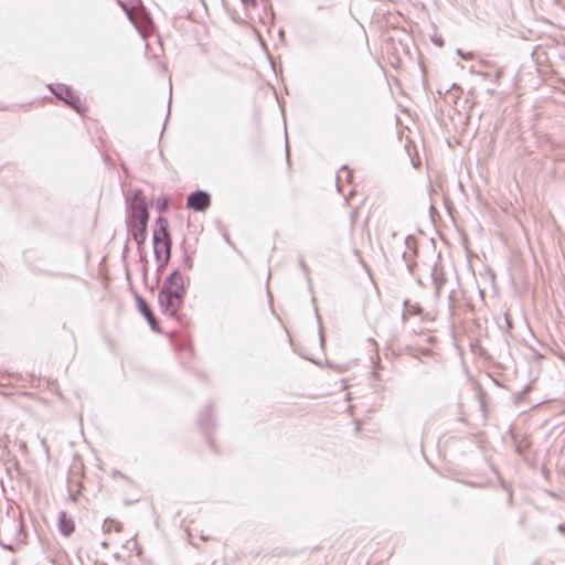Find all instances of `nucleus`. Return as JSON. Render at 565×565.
I'll list each match as a JSON object with an SVG mask.
<instances>
[{
	"label": "nucleus",
	"instance_id": "f257e3e1",
	"mask_svg": "<svg viewBox=\"0 0 565 565\" xmlns=\"http://www.w3.org/2000/svg\"><path fill=\"white\" fill-rule=\"evenodd\" d=\"M0 534L3 540L10 541V543L1 541V545L9 551H14L15 545L23 544L25 540L23 523L21 520L15 518H8L7 520L1 521Z\"/></svg>",
	"mask_w": 565,
	"mask_h": 565
},
{
	"label": "nucleus",
	"instance_id": "f03ea898",
	"mask_svg": "<svg viewBox=\"0 0 565 565\" xmlns=\"http://www.w3.org/2000/svg\"><path fill=\"white\" fill-rule=\"evenodd\" d=\"M169 222L166 217L159 216L156 221V227L153 230V253L156 259L160 260L161 245H164V252H168V257H171L172 241L168 231Z\"/></svg>",
	"mask_w": 565,
	"mask_h": 565
},
{
	"label": "nucleus",
	"instance_id": "7ed1b4c3",
	"mask_svg": "<svg viewBox=\"0 0 565 565\" xmlns=\"http://www.w3.org/2000/svg\"><path fill=\"white\" fill-rule=\"evenodd\" d=\"M148 221L147 202L141 195V191L137 190L128 203L126 224L148 223Z\"/></svg>",
	"mask_w": 565,
	"mask_h": 565
},
{
	"label": "nucleus",
	"instance_id": "20e7f679",
	"mask_svg": "<svg viewBox=\"0 0 565 565\" xmlns=\"http://www.w3.org/2000/svg\"><path fill=\"white\" fill-rule=\"evenodd\" d=\"M183 297L180 294L169 291L168 288H161L158 296L161 312L168 317L175 318L181 308Z\"/></svg>",
	"mask_w": 565,
	"mask_h": 565
},
{
	"label": "nucleus",
	"instance_id": "39448f33",
	"mask_svg": "<svg viewBox=\"0 0 565 565\" xmlns=\"http://www.w3.org/2000/svg\"><path fill=\"white\" fill-rule=\"evenodd\" d=\"M51 92L60 99L64 100L67 105L81 113L83 107L81 99L73 90L64 84L49 85Z\"/></svg>",
	"mask_w": 565,
	"mask_h": 565
},
{
	"label": "nucleus",
	"instance_id": "423d86ee",
	"mask_svg": "<svg viewBox=\"0 0 565 565\" xmlns=\"http://www.w3.org/2000/svg\"><path fill=\"white\" fill-rule=\"evenodd\" d=\"M211 204V196L206 191L198 190L192 192L186 199V206L196 211L203 212Z\"/></svg>",
	"mask_w": 565,
	"mask_h": 565
},
{
	"label": "nucleus",
	"instance_id": "0eeeda50",
	"mask_svg": "<svg viewBox=\"0 0 565 565\" xmlns=\"http://www.w3.org/2000/svg\"><path fill=\"white\" fill-rule=\"evenodd\" d=\"M162 288H168L169 291L184 296L185 287L183 276L178 269L173 270L164 280Z\"/></svg>",
	"mask_w": 565,
	"mask_h": 565
},
{
	"label": "nucleus",
	"instance_id": "6e6552de",
	"mask_svg": "<svg viewBox=\"0 0 565 565\" xmlns=\"http://www.w3.org/2000/svg\"><path fill=\"white\" fill-rule=\"evenodd\" d=\"M147 225L148 223L127 224L128 231L138 246L147 239Z\"/></svg>",
	"mask_w": 565,
	"mask_h": 565
},
{
	"label": "nucleus",
	"instance_id": "1a4fd4ad",
	"mask_svg": "<svg viewBox=\"0 0 565 565\" xmlns=\"http://www.w3.org/2000/svg\"><path fill=\"white\" fill-rule=\"evenodd\" d=\"M58 530L60 533L66 537L75 530L74 520L65 511L58 513Z\"/></svg>",
	"mask_w": 565,
	"mask_h": 565
},
{
	"label": "nucleus",
	"instance_id": "9d476101",
	"mask_svg": "<svg viewBox=\"0 0 565 565\" xmlns=\"http://www.w3.org/2000/svg\"><path fill=\"white\" fill-rule=\"evenodd\" d=\"M351 179H352L351 171H349L347 167H342L339 170L338 174H337V188H338V191L342 192V182H343V180L345 182L350 183Z\"/></svg>",
	"mask_w": 565,
	"mask_h": 565
},
{
	"label": "nucleus",
	"instance_id": "9b49d317",
	"mask_svg": "<svg viewBox=\"0 0 565 565\" xmlns=\"http://www.w3.org/2000/svg\"><path fill=\"white\" fill-rule=\"evenodd\" d=\"M199 424L204 429H209L213 424V415L211 407H206L199 417Z\"/></svg>",
	"mask_w": 565,
	"mask_h": 565
},
{
	"label": "nucleus",
	"instance_id": "f8f14e48",
	"mask_svg": "<svg viewBox=\"0 0 565 565\" xmlns=\"http://www.w3.org/2000/svg\"><path fill=\"white\" fill-rule=\"evenodd\" d=\"M136 301H137V307H138L140 313L145 318H149V316H151L152 311H151L150 307L148 306L147 301L140 296H136Z\"/></svg>",
	"mask_w": 565,
	"mask_h": 565
},
{
	"label": "nucleus",
	"instance_id": "ddd939ff",
	"mask_svg": "<svg viewBox=\"0 0 565 565\" xmlns=\"http://www.w3.org/2000/svg\"><path fill=\"white\" fill-rule=\"evenodd\" d=\"M103 529L105 532H110L113 529H115L116 531H120L121 525L115 520H105Z\"/></svg>",
	"mask_w": 565,
	"mask_h": 565
},
{
	"label": "nucleus",
	"instance_id": "4468645a",
	"mask_svg": "<svg viewBox=\"0 0 565 565\" xmlns=\"http://www.w3.org/2000/svg\"><path fill=\"white\" fill-rule=\"evenodd\" d=\"M171 257H168V252H164V255L160 253V260L156 259L158 263V271L162 270L167 264L169 263Z\"/></svg>",
	"mask_w": 565,
	"mask_h": 565
},
{
	"label": "nucleus",
	"instance_id": "2eb2a0df",
	"mask_svg": "<svg viewBox=\"0 0 565 565\" xmlns=\"http://www.w3.org/2000/svg\"><path fill=\"white\" fill-rule=\"evenodd\" d=\"M404 306L406 307V312H404V315H403L404 319L406 317V313H408V315H416L419 311V307L418 306L409 305L408 300L404 301Z\"/></svg>",
	"mask_w": 565,
	"mask_h": 565
},
{
	"label": "nucleus",
	"instance_id": "dca6fc26",
	"mask_svg": "<svg viewBox=\"0 0 565 565\" xmlns=\"http://www.w3.org/2000/svg\"><path fill=\"white\" fill-rule=\"evenodd\" d=\"M146 320L148 321V323L150 324V328L153 331H159V324H158V321L153 313H151V316H149V318H146Z\"/></svg>",
	"mask_w": 565,
	"mask_h": 565
},
{
	"label": "nucleus",
	"instance_id": "f3484780",
	"mask_svg": "<svg viewBox=\"0 0 565 565\" xmlns=\"http://www.w3.org/2000/svg\"><path fill=\"white\" fill-rule=\"evenodd\" d=\"M157 207L160 212H163L168 209V199L167 198H159L157 201Z\"/></svg>",
	"mask_w": 565,
	"mask_h": 565
},
{
	"label": "nucleus",
	"instance_id": "a211bd4d",
	"mask_svg": "<svg viewBox=\"0 0 565 565\" xmlns=\"http://www.w3.org/2000/svg\"><path fill=\"white\" fill-rule=\"evenodd\" d=\"M182 264H183V268L184 269H189L190 270L193 267V259L191 258L190 255L185 254L184 257H183Z\"/></svg>",
	"mask_w": 565,
	"mask_h": 565
},
{
	"label": "nucleus",
	"instance_id": "6ab92c4d",
	"mask_svg": "<svg viewBox=\"0 0 565 565\" xmlns=\"http://www.w3.org/2000/svg\"><path fill=\"white\" fill-rule=\"evenodd\" d=\"M245 7H255L256 0H242Z\"/></svg>",
	"mask_w": 565,
	"mask_h": 565
},
{
	"label": "nucleus",
	"instance_id": "aec40b11",
	"mask_svg": "<svg viewBox=\"0 0 565 565\" xmlns=\"http://www.w3.org/2000/svg\"><path fill=\"white\" fill-rule=\"evenodd\" d=\"M433 42L438 46L444 45V41L441 40V38H435V39H433Z\"/></svg>",
	"mask_w": 565,
	"mask_h": 565
},
{
	"label": "nucleus",
	"instance_id": "412c9836",
	"mask_svg": "<svg viewBox=\"0 0 565 565\" xmlns=\"http://www.w3.org/2000/svg\"><path fill=\"white\" fill-rule=\"evenodd\" d=\"M449 301L450 302L455 301V291L454 290H451L450 294H449Z\"/></svg>",
	"mask_w": 565,
	"mask_h": 565
},
{
	"label": "nucleus",
	"instance_id": "4be33fe9",
	"mask_svg": "<svg viewBox=\"0 0 565 565\" xmlns=\"http://www.w3.org/2000/svg\"><path fill=\"white\" fill-rule=\"evenodd\" d=\"M122 8L126 10V12L128 13V17L130 20H132V15L131 13L128 11V9L126 8V6L124 3H121Z\"/></svg>",
	"mask_w": 565,
	"mask_h": 565
},
{
	"label": "nucleus",
	"instance_id": "5701e85b",
	"mask_svg": "<svg viewBox=\"0 0 565 565\" xmlns=\"http://www.w3.org/2000/svg\"><path fill=\"white\" fill-rule=\"evenodd\" d=\"M457 54L462 56V57H466L460 49L457 50Z\"/></svg>",
	"mask_w": 565,
	"mask_h": 565
},
{
	"label": "nucleus",
	"instance_id": "b1692460",
	"mask_svg": "<svg viewBox=\"0 0 565 565\" xmlns=\"http://www.w3.org/2000/svg\"><path fill=\"white\" fill-rule=\"evenodd\" d=\"M355 429H356V431L360 430V423H356Z\"/></svg>",
	"mask_w": 565,
	"mask_h": 565
},
{
	"label": "nucleus",
	"instance_id": "393cba45",
	"mask_svg": "<svg viewBox=\"0 0 565 565\" xmlns=\"http://www.w3.org/2000/svg\"><path fill=\"white\" fill-rule=\"evenodd\" d=\"M411 236L406 238V244H409Z\"/></svg>",
	"mask_w": 565,
	"mask_h": 565
},
{
	"label": "nucleus",
	"instance_id": "a878e982",
	"mask_svg": "<svg viewBox=\"0 0 565 565\" xmlns=\"http://www.w3.org/2000/svg\"><path fill=\"white\" fill-rule=\"evenodd\" d=\"M162 250L164 252V245H161V252H162Z\"/></svg>",
	"mask_w": 565,
	"mask_h": 565
}]
</instances>
